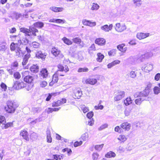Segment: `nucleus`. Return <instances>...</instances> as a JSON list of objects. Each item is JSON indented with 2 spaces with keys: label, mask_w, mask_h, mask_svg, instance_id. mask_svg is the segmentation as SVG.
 Here are the masks:
<instances>
[{
  "label": "nucleus",
  "mask_w": 160,
  "mask_h": 160,
  "mask_svg": "<svg viewBox=\"0 0 160 160\" xmlns=\"http://www.w3.org/2000/svg\"><path fill=\"white\" fill-rule=\"evenodd\" d=\"M21 41H18V43L12 42L10 45V49L12 51H15V55L18 57H20L23 55L24 53L20 48L21 44Z\"/></svg>",
  "instance_id": "f257e3e1"
},
{
  "label": "nucleus",
  "mask_w": 160,
  "mask_h": 160,
  "mask_svg": "<svg viewBox=\"0 0 160 160\" xmlns=\"http://www.w3.org/2000/svg\"><path fill=\"white\" fill-rule=\"evenodd\" d=\"M21 32L25 33L27 35L30 36L33 35L34 36H36V32H38V31L34 27L30 28L29 29L24 28H22L20 29Z\"/></svg>",
  "instance_id": "f03ea898"
},
{
  "label": "nucleus",
  "mask_w": 160,
  "mask_h": 160,
  "mask_svg": "<svg viewBox=\"0 0 160 160\" xmlns=\"http://www.w3.org/2000/svg\"><path fill=\"white\" fill-rule=\"evenodd\" d=\"M7 107L5 108V110L9 113H13L15 110L16 107L11 101H8L7 102Z\"/></svg>",
  "instance_id": "7ed1b4c3"
},
{
  "label": "nucleus",
  "mask_w": 160,
  "mask_h": 160,
  "mask_svg": "<svg viewBox=\"0 0 160 160\" xmlns=\"http://www.w3.org/2000/svg\"><path fill=\"white\" fill-rule=\"evenodd\" d=\"M150 91L145 89L142 92H137L134 94L135 98L137 97L144 98L146 97L149 95Z\"/></svg>",
  "instance_id": "20e7f679"
},
{
  "label": "nucleus",
  "mask_w": 160,
  "mask_h": 160,
  "mask_svg": "<svg viewBox=\"0 0 160 160\" xmlns=\"http://www.w3.org/2000/svg\"><path fill=\"white\" fill-rule=\"evenodd\" d=\"M114 27L115 30L118 32H122L127 29V27L124 23H117Z\"/></svg>",
  "instance_id": "39448f33"
},
{
  "label": "nucleus",
  "mask_w": 160,
  "mask_h": 160,
  "mask_svg": "<svg viewBox=\"0 0 160 160\" xmlns=\"http://www.w3.org/2000/svg\"><path fill=\"white\" fill-rule=\"evenodd\" d=\"M52 54L55 57H58L60 59L62 58L64 56L61 53V52L58 49L56 48H52L51 51Z\"/></svg>",
  "instance_id": "423d86ee"
},
{
  "label": "nucleus",
  "mask_w": 160,
  "mask_h": 160,
  "mask_svg": "<svg viewBox=\"0 0 160 160\" xmlns=\"http://www.w3.org/2000/svg\"><path fill=\"white\" fill-rule=\"evenodd\" d=\"M29 72L28 71H26L22 73L23 77H24V81L27 83H30L33 81V77L31 76L28 75Z\"/></svg>",
  "instance_id": "0eeeda50"
},
{
  "label": "nucleus",
  "mask_w": 160,
  "mask_h": 160,
  "mask_svg": "<svg viewBox=\"0 0 160 160\" xmlns=\"http://www.w3.org/2000/svg\"><path fill=\"white\" fill-rule=\"evenodd\" d=\"M125 95V92L124 91H118L114 97V100L115 101H120L124 97Z\"/></svg>",
  "instance_id": "6e6552de"
},
{
  "label": "nucleus",
  "mask_w": 160,
  "mask_h": 160,
  "mask_svg": "<svg viewBox=\"0 0 160 160\" xmlns=\"http://www.w3.org/2000/svg\"><path fill=\"white\" fill-rule=\"evenodd\" d=\"M151 36L149 33L138 32L136 35L137 38L140 40L144 39Z\"/></svg>",
  "instance_id": "1a4fd4ad"
},
{
  "label": "nucleus",
  "mask_w": 160,
  "mask_h": 160,
  "mask_svg": "<svg viewBox=\"0 0 160 160\" xmlns=\"http://www.w3.org/2000/svg\"><path fill=\"white\" fill-rule=\"evenodd\" d=\"M26 86V84L22 81H16L14 83V87L17 89L24 88Z\"/></svg>",
  "instance_id": "9d476101"
},
{
  "label": "nucleus",
  "mask_w": 160,
  "mask_h": 160,
  "mask_svg": "<svg viewBox=\"0 0 160 160\" xmlns=\"http://www.w3.org/2000/svg\"><path fill=\"white\" fill-rule=\"evenodd\" d=\"M20 135L27 141H29V140L28 133L26 130H21L20 132Z\"/></svg>",
  "instance_id": "9b49d317"
},
{
  "label": "nucleus",
  "mask_w": 160,
  "mask_h": 160,
  "mask_svg": "<svg viewBox=\"0 0 160 160\" xmlns=\"http://www.w3.org/2000/svg\"><path fill=\"white\" fill-rule=\"evenodd\" d=\"M82 22L84 25L88 26L90 27L95 26L96 25L95 22H92L90 20H88L86 19L82 20Z\"/></svg>",
  "instance_id": "f8f14e48"
},
{
  "label": "nucleus",
  "mask_w": 160,
  "mask_h": 160,
  "mask_svg": "<svg viewBox=\"0 0 160 160\" xmlns=\"http://www.w3.org/2000/svg\"><path fill=\"white\" fill-rule=\"evenodd\" d=\"M35 56L36 57L38 58H41L42 60H44L47 56L46 53H42L41 51H38L36 53Z\"/></svg>",
  "instance_id": "ddd939ff"
},
{
  "label": "nucleus",
  "mask_w": 160,
  "mask_h": 160,
  "mask_svg": "<svg viewBox=\"0 0 160 160\" xmlns=\"http://www.w3.org/2000/svg\"><path fill=\"white\" fill-rule=\"evenodd\" d=\"M74 95L73 96L75 99H79L82 95V91L80 89H77L74 91Z\"/></svg>",
  "instance_id": "4468645a"
},
{
  "label": "nucleus",
  "mask_w": 160,
  "mask_h": 160,
  "mask_svg": "<svg viewBox=\"0 0 160 160\" xmlns=\"http://www.w3.org/2000/svg\"><path fill=\"white\" fill-rule=\"evenodd\" d=\"M113 27L112 24H110L109 26L108 25H105L102 26L101 27V29L102 31L105 32H109L111 30Z\"/></svg>",
  "instance_id": "2eb2a0df"
},
{
  "label": "nucleus",
  "mask_w": 160,
  "mask_h": 160,
  "mask_svg": "<svg viewBox=\"0 0 160 160\" xmlns=\"http://www.w3.org/2000/svg\"><path fill=\"white\" fill-rule=\"evenodd\" d=\"M48 72L46 69H42L39 73V76L41 79H43L47 77Z\"/></svg>",
  "instance_id": "dca6fc26"
},
{
  "label": "nucleus",
  "mask_w": 160,
  "mask_h": 160,
  "mask_svg": "<svg viewBox=\"0 0 160 160\" xmlns=\"http://www.w3.org/2000/svg\"><path fill=\"white\" fill-rule=\"evenodd\" d=\"M58 72L54 74L52 76V81L49 83L50 86H52L54 83H56L58 82Z\"/></svg>",
  "instance_id": "f3484780"
},
{
  "label": "nucleus",
  "mask_w": 160,
  "mask_h": 160,
  "mask_svg": "<svg viewBox=\"0 0 160 160\" xmlns=\"http://www.w3.org/2000/svg\"><path fill=\"white\" fill-rule=\"evenodd\" d=\"M121 127L123 129L127 131H129L131 127V124L128 122H125L120 125Z\"/></svg>",
  "instance_id": "a211bd4d"
},
{
  "label": "nucleus",
  "mask_w": 160,
  "mask_h": 160,
  "mask_svg": "<svg viewBox=\"0 0 160 160\" xmlns=\"http://www.w3.org/2000/svg\"><path fill=\"white\" fill-rule=\"evenodd\" d=\"M153 55V54L152 52H147L144 54L141 55L139 58V59L141 60V61H142V58H148L152 57Z\"/></svg>",
  "instance_id": "6ab92c4d"
},
{
  "label": "nucleus",
  "mask_w": 160,
  "mask_h": 160,
  "mask_svg": "<svg viewBox=\"0 0 160 160\" xmlns=\"http://www.w3.org/2000/svg\"><path fill=\"white\" fill-rule=\"evenodd\" d=\"M152 65L151 64L145 65L142 68V70L146 72H149L152 70Z\"/></svg>",
  "instance_id": "aec40b11"
},
{
  "label": "nucleus",
  "mask_w": 160,
  "mask_h": 160,
  "mask_svg": "<svg viewBox=\"0 0 160 160\" xmlns=\"http://www.w3.org/2000/svg\"><path fill=\"white\" fill-rule=\"evenodd\" d=\"M58 71H64L65 72H67L69 71V69L68 67L67 66H65L64 67L62 65L59 64L58 66Z\"/></svg>",
  "instance_id": "412c9836"
},
{
  "label": "nucleus",
  "mask_w": 160,
  "mask_h": 160,
  "mask_svg": "<svg viewBox=\"0 0 160 160\" xmlns=\"http://www.w3.org/2000/svg\"><path fill=\"white\" fill-rule=\"evenodd\" d=\"M105 40L102 38H98L96 39L95 43L100 45H103L105 43Z\"/></svg>",
  "instance_id": "4be33fe9"
},
{
  "label": "nucleus",
  "mask_w": 160,
  "mask_h": 160,
  "mask_svg": "<svg viewBox=\"0 0 160 160\" xmlns=\"http://www.w3.org/2000/svg\"><path fill=\"white\" fill-rule=\"evenodd\" d=\"M97 82V79L94 78H88L85 81L86 83L91 85H94Z\"/></svg>",
  "instance_id": "5701e85b"
},
{
  "label": "nucleus",
  "mask_w": 160,
  "mask_h": 160,
  "mask_svg": "<svg viewBox=\"0 0 160 160\" xmlns=\"http://www.w3.org/2000/svg\"><path fill=\"white\" fill-rule=\"evenodd\" d=\"M125 45L124 43L120 44L117 46L118 49L122 52H124L127 50V48L125 47Z\"/></svg>",
  "instance_id": "b1692460"
},
{
  "label": "nucleus",
  "mask_w": 160,
  "mask_h": 160,
  "mask_svg": "<svg viewBox=\"0 0 160 160\" xmlns=\"http://www.w3.org/2000/svg\"><path fill=\"white\" fill-rule=\"evenodd\" d=\"M132 101L131 98L128 97L123 101V102L125 105L127 106L132 104Z\"/></svg>",
  "instance_id": "393cba45"
},
{
  "label": "nucleus",
  "mask_w": 160,
  "mask_h": 160,
  "mask_svg": "<svg viewBox=\"0 0 160 160\" xmlns=\"http://www.w3.org/2000/svg\"><path fill=\"white\" fill-rule=\"evenodd\" d=\"M30 56L31 55L30 53H27L24 56L22 62V65L23 66L26 65L28 62V59L30 58Z\"/></svg>",
  "instance_id": "a878e982"
},
{
  "label": "nucleus",
  "mask_w": 160,
  "mask_h": 160,
  "mask_svg": "<svg viewBox=\"0 0 160 160\" xmlns=\"http://www.w3.org/2000/svg\"><path fill=\"white\" fill-rule=\"evenodd\" d=\"M117 139L121 143L124 142L127 140V138L124 135L121 134L118 136Z\"/></svg>",
  "instance_id": "bb28decb"
},
{
  "label": "nucleus",
  "mask_w": 160,
  "mask_h": 160,
  "mask_svg": "<svg viewBox=\"0 0 160 160\" xmlns=\"http://www.w3.org/2000/svg\"><path fill=\"white\" fill-rule=\"evenodd\" d=\"M30 71L32 72L37 73L39 71V67L37 65H33L30 68Z\"/></svg>",
  "instance_id": "cd10ccee"
},
{
  "label": "nucleus",
  "mask_w": 160,
  "mask_h": 160,
  "mask_svg": "<svg viewBox=\"0 0 160 160\" xmlns=\"http://www.w3.org/2000/svg\"><path fill=\"white\" fill-rule=\"evenodd\" d=\"M138 98L136 99L135 100V103L138 105H140L142 102L146 100L144 98H143L138 97Z\"/></svg>",
  "instance_id": "c85d7f7f"
},
{
  "label": "nucleus",
  "mask_w": 160,
  "mask_h": 160,
  "mask_svg": "<svg viewBox=\"0 0 160 160\" xmlns=\"http://www.w3.org/2000/svg\"><path fill=\"white\" fill-rule=\"evenodd\" d=\"M50 9L51 10L56 12H62L64 10L63 8H58L55 7H51Z\"/></svg>",
  "instance_id": "c756f323"
},
{
  "label": "nucleus",
  "mask_w": 160,
  "mask_h": 160,
  "mask_svg": "<svg viewBox=\"0 0 160 160\" xmlns=\"http://www.w3.org/2000/svg\"><path fill=\"white\" fill-rule=\"evenodd\" d=\"M132 108L131 107H128L126 108L124 111V113L125 116H129L131 112Z\"/></svg>",
  "instance_id": "7c9ffc66"
},
{
  "label": "nucleus",
  "mask_w": 160,
  "mask_h": 160,
  "mask_svg": "<svg viewBox=\"0 0 160 160\" xmlns=\"http://www.w3.org/2000/svg\"><path fill=\"white\" fill-rule=\"evenodd\" d=\"M115 156V153L112 151L108 152L105 155V157L107 158H114Z\"/></svg>",
  "instance_id": "2f4dec72"
},
{
  "label": "nucleus",
  "mask_w": 160,
  "mask_h": 160,
  "mask_svg": "<svg viewBox=\"0 0 160 160\" xmlns=\"http://www.w3.org/2000/svg\"><path fill=\"white\" fill-rule=\"evenodd\" d=\"M62 40L65 43L68 45H71L72 43V42L71 40L65 37H63L62 39Z\"/></svg>",
  "instance_id": "473e14b6"
},
{
  "label": "nucleus",
  "mask_w": 160,
  "mask_h": 160,
  "mask_svg": "<svg viewBox=\"0 0 160 160\" xmlns=\"http://www.w3.org/2000/svg\"><path fill=\"white\" fill-rule=\"evenodd\" d=\"M42 110V108L39 107H33L32 108V111L34 114L39 113Z\"/></svg>",
  "instance_id": "72a5a7b5"
},
{
  "label": "nucleus",
  "mask_w": 160,
  "mask_h": 160,
  "mask_svg": "<svg viewBox=\"0 0 160 160\" xmlns=\"http://www.w3.org/2000/svg\"><path fill=\"white\" fill-rule=\"evenodd\" d=\"M98 58H97V60L99 62H101L102 60L104 58V56L103 55L100 53H98L97 54Z\"/></svg>",
  "instance_id": "f704fd0d"
},
{
  "label": "nucleus",
  "mask_w": 160,
  "mask_h": 160,
  "mask_svg": "<svg viewBox=\"0 0 160 160\" xmlns=\"http://www.w3.org/2000/svg\"><path fill=\"white\" fill-rule=\"evenodd\" d=\"M103 146L104 144H103L101 145H97L95 146L94 148L96 150L100 151L102 150Z\"/></svg>",
  "instance_id": "c9c22d12"
},
{
  "label": "nucleus",
  "mask_w": 160,
  "mask_h": 160,
  "mask_svg": "<svg viewBox=\"0 0 160 160\" xmlns=\"http://www.w3.org/2000/svg\"><path fill=\"white\" fill-rule=\"evenodd\" d=\"M43 23L41 22H37L34 24V27L40 28H41L43 27Z\"/></svg>",
  "instance_id": "e433bc0d"
},
{
  "label": "nucleus",
  "mask_w": 160,
  "mask_h": 160,
  "mask_svg": "<svg viewBox=\"0 0 160 160\" xmlns=\"http://www.w3.org/2000/svg\"><path fill=\"white\" fill-rule=\"evenodd\" d=\"M81 138L84 141H87L88 138V134L86 132L82 134L81 136Z\"/></svg>",
  "instance_id": "4c0bfd02"
},
{
  "label": "nucleus",
  "mask_w": 160,
  "mask_h": 160,
  "mask_svg": "<svg viewBox=\"0 0 160 160\" xmlns=\"http://www.w3.org/2000/svg\"><path fill=\"white\" fill-rule=\"evenodd\" d=\"M92 156V160H98L99 155L97 152H94Z\"/></svg>",
  "instance_id": "58836bf2"
},
{
  "label": "nucleus",
  "mask_w": 160,
  "mask_h": 160,
  "mask_svg": "<svg viewBox=\"0 0 160 160\" xmlns=\"http://www.w3.org/2000/svg\"><path fill=\"white\" fill-rule=\"evenodd\" d=\"M99 8V6L97 3H93L91 9L92 10H97Z\"/></svg>",
  "instance_id": "ea45409f"
},
{
  "label": "nucleus",
  "mask_w": 160,
  "mask_h": 160,
  "mask_svg": "<svg viewBox=\"0 0 160 160\" xmlns=\"http://www.w3.org/2000/svg\"><path fill=\"white\" fill-rule=\"evenodd\" d=\"M72 40L74 42L77 44L80 43L81 42V39L78 37L73 38Z\"/></svg>",
  "instance_id": "a19ab883"
},
{
  "label": "nucleus",
  "mask_w": 160,
  "mask_h": 160,
  "mask_svg": "<svg viewBox=\"0 0 160 160\" xmlns=\"http://www.w3.org/2000/svg\"><path fill=\"white\" fill-rule=\"evenodd\" d=\"M18 62H15L12 64L11 68H12V69H14V70H16L18 68Z\"/></svg>",
  "instance_id": "79ce46f5"
},
{
  "label": "nucleus",
  "mask_w": 160,
  "mask_h": 160,
  "mask_svg": "<svg viewBox=\"0 0 160 160\" xmlns=\"http://www.w3.org/2000/svg\"><path fill=\"white\" fill-rule=\"evenodd\" d=\"M13 77L15 79H19L21 78V76L19 72H16L14 73Z\"/></svg>",
  "instance_id": "37998d69"
},
{
  "label": "nucleus",
  "mask_w": 160,
  "mask_h": 160,
  "mask_svg": "<svg viewBox=\"0 0 160 160\" xmlns=\"http://www.w3.org/2000/svg\"><path fill=\"white\" fill-rule=\"evenodd\" d=\"M30 138L33 140L36 139L38 138L37 134L35 132H32L30 135Z\"/></svg>",
  "instance_id": "c03bdc74"
},
{
  "label": "nucleus",
  "mask_w": 160,
  "mask_h": 160,
  "mask_svg": "<svg viewBox=\"0 0 160 160\" xmlns=\"http://www.w3.org/2000/svg\"><path fill=\"white\" fill-rule=\"evenodd\" d=\"M160 88L159 87L156 86L153 88V91L155 94L157 95L160 93Z\"/></svg>",
  "instance_id": "a18cd8bd"
},
{
  "label": "nucleus",
  "mask_w": 160,
  "mask_h": 160,
  "mask_svg": "<svg viewBox=\"0 0 160 160\" xmlns=\"http://www.w3.org/2000/svg\"><path fill=\"white\" fill-rule=\"evenodd\" d=\"M32 46L34 48H38L40 46V44L38 42H34L32 43Z\"/></svg>",
  "instance_id": "49530a36"
},
{
  "label": "nucleus",
  "mask_w": 160,
  "mask_h": 160,
  "mask_svg": "<svg viewBox=\"0 0 160 160\" xmlns=\"http://www.w3.org/2000/svg\"><path fill=\"white\" fill-rule=\"evenodd\" d=\"M7 47L5 45H0V51L1 52H5L7 49Z\"/></svg>",
  "instance_id": "de8ad7c7"
},
{
  "label": "nucleus",
  "mask_w": 160,
  "mask_h": 160,
  "mask_svg": "<svg viewBox=\"0 0 160 160\" xmlns=\"http://www.w3.org/2000/svg\"><path fill=\"white\" fill-rule=\"evenodd\" d=\"M130 77L132 78H135L137 76L136 73L134 71H131L129 73Z\"/></svg>",
  "instance_id": "09e8293b"
},
{
  "label": "nucleus",
  "mask_w": 160,
  "mask_h": 160,
  "mask_svg": "<svg viewBox=\"0 0 160 160\" xmlns=\"http://www.w3.org/2000/svg\"><path fill=\"white\" fill-rule=\"evenodd\" d=\"M116 54V50L113 49L108 52V54L110 56H113Z\"/></svg>",
  "instance_id": "8fccbe9b"
},
{
  "label": "nucleus",
  "mask_w": 160,
  "mask_h": 160,
  "mask_svg": "<svg viewBox=\"0 0 160 160\" xmlns=\"http://www.w3.org/2000/svg\"><path fill=\"white\" fill-rule=\"evenodd\" d=\"M88 71V69L87 68H80L78 69V72H87Z\"/></svg>",
  "instance_id": "3c124183"
},
{
  "label": "nucleus",
  "mask_w": 160,
  "mask_h": 160,
  "mask_svg": "<svg viewBox=\"0 0 160 160\" xmlns=\"http://www.w3.org/2000/svg\"><path fill=\"white\" fill-rule=\"evenodd\" d=\"M114 131L119 133H122V129L119 126H116L114 128Z\"/></svg>",
  "instance_id": "603ef678"
},
{
  "label": "nucleus",
  "mask_w": 160,
  "mask_h": 160,
  "mask_svg": "<svg viewBox=\"0 0 160 160\" xmlns=\"http://www.w3.org/2000/svg\"><path fill=\"white\" fill-rule=\"evenodd\" d=\"M141 1V0H134L133 3L136 7H139L141 6V3L138 2H140Z\"/></svg>",
  "instance_id": "864d4df0"
},
{
  "label": "nucleus",
  "mask_w": 160,
  "mask_h": 160,
  "mask_svg": "<svg viewBox=\"0 0 160 160\" xmlns=\"http://www.w3.org/2000/svg\"><path fill=\"white\" fill-rule=\"evenodd\" d=\"M0 86L2 88V91H5L7 89V86L4 83H2L0 85Z\"/></svg>",
  "instance_id": "5fc2aeb1"
},
{
  "label": "nucleus",
  "mask_w": 160,
  "mask_h": 160,
  "mask_svg": "<svg viewBox=\"0 0 160 160\" xmlns=\"http://www.w3.org/2000/svg\"><path fill=\"white\" fill-rule=\"evenodd\" d=\"M56 93H49L48 96V97L46 99V101H49L51 98L52 97V96H55Z\"/></svg>",
  "instance_id": "6e6d98bb"
},
{
  "label": "nucleus",
  "mask_w": 160,
  "mask_h": 160,
  "mask_svg": "<svg viewBox=\"0 0 160 160\" xmlns=\"http://www.w3.org/2000/svg\"><path fill=\"white\" fill-rule=\"evenodd\" d=\"M52 107H58L60 106V102H59L58 100L56 102H54L52 103Z\"/></svg>",
  "instance_id": "4d7b16f0"
},
{
  "label": "nucleus",
  "mask_w": 160,
  "mask_h": 160,
  "mask_svg": "<svg viewBox=\"0 0 160 160\" xmlns=\"http://www.w3.org/2000/svg\"><path fill=\"white\" fill-rule=\"evenodd\" d=\"M108 126V125L107 124H104L102 125H101L98 129V130L99 131L101 130L104 129L106 128H107Z\"/></svg>",
  "instance_id": "13d9d810"
},
{
  "label": "nucleus",
  "mask_w": 160,
  "mask_h": 160,
  "mask_svg": "<svg viewBox=\"0 0 160 160\" xmlns=\"http://www.w3.org/2000/svg\"><path fill=\"white\" fill-rule=\"evenodd\" d=\"M152 84L150 82H148L147 83L146 85V87L145 88V89L150 91L151 88L152 87Z\"/></svg>",
  "instance_id": "bf43d9fd"
},
{
  "label": "nucleus",
  "mask_w": 160,
  "mask_h": 160,
  "mask_svg": "<svg viewBox=\"0 0 160 160\" xmlns=\"http://www.w3.org/2000/svg\"><path fill=\"white\" fill-rule=\"evenodd\" d=\"M62 151L63 152H67L68 155H70L72 152L71 149L68 148H65L63 149Z\"/></svg>",
  "instance_id": "052dcab7"
},
{
  "label": "nucleus",
  "mask_w": 160,
  "mask_h": 160,
  "mask_svg": "<svg viewBox=\"0 0 160 160\" xmlns=\"http://www.w3.org/2000/svg\"><path fill=\"white\" fill-rule=\"evenodd\" d=\"M40 84L41 87L44 88L47 85V83L45 81H42L40 82Z\"/></svg>",
  "instance_id": "680f3d73"
},
{
  "label": "nucleus",
  "mask_w": 160,
  "mask_h": 160,
  "mask_svg": "<svg viewBox=\"0 0 160 160\" xmlns=\"http://www.w3.org/2000/svg\"><path fill=\"white\" fill-rule=\"evenodd\" d=\"M94 108L96 110L101 109L102 110L103 108V106L100 105L99 104H98V106H96L94 107Z\"/></svg>",
  "instance_id": "e2e57ef3"
},
{
  "label": "nucleus",
  "mask_w": 160,
  "mask_h": 160,
  "mask_svg": "<svg viewBox=\"0 0 160 160\" xmlns=\"http://www.w3.org/2000/svg\"><path fill=\"white\" fill-rule=\"evenodd\" d=\"M65 22L64 20H62L59 19H56V23H64Z\"/></svg>",
  "instance_id": "0e129e2a"
},
{
  "label": "nucleus",
  "mask_w": 160,
  "mask_h": 160,
  "mask_svg": "<svg viewBox=\"0 0 160 160\" xmlns=\"http://www.w3.org/2000/svg\"><path fill=\"white\" fill-rule=\"evenodd\" d=\"M82 141L79 142H75L74 146L75 147H77L79 146L82 144Z\"/></svg>",
  "instance_id": "69168bd1"
},
{
  "label": "nucleus",
  "mask_w": 160,
  "mask_h": 160,
  "mask_svg": "<svg viewBox=\"0 0 160 160\" xmlns=\"http://www.w3.org/2000/svg\"><path fill=\"white\" fill-rule=\"evenodd\" d=\"M47 141L48 143H51L52 142V138L51 135L47 136Z\"/></svg>",
  "instance_id": "338daca9"
},
{
  "label": "nucleus",
  "mask_w": 160,
  "mask_h": 160,
  "mask_svg": "<svg viewBox=\"0 0 160 160\" xmlns=\"http://www.w3.org/2000/svg\"><path fill=\"white\" fill-rule=\"evenodd\" d=\"M53 158L56 160H61L62 156L60 155H54Z\"/></svg>",
  "instance_id": "774afa93"
}]
</instances>
